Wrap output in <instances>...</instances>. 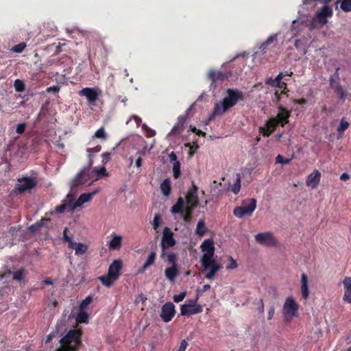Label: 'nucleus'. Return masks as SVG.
<instances>
[{
	"instance_id": "f257e3e1",
	"label": "nucleus",
	"mask_w": 351,
	"mask_h": 351,
	"mask_svg": "<svg viewBox=\"0 0 351 351\" xmlns=\"http://www.w3.org/2000/svg\"><path fill=\"white\" fill-rule=\"evenodd\" d=\"M201 249L204 252L200 262L204 271H207L205 278L212 280L214 278L221 267L214 258L215 247L214 242L210 239H205L201 245Z\"/></svg>"
},
{
	"instance_id": "f03ea898",
	"label": "nucleus",
	"mask_w": 351,
	"mask_h": 351,
	"mask_svg": "<svg viewBox=\"0 0 351 351\" xmlns=\"http://www.w3.org/2000/svg\"><path fill=\"white\" fill-rule=\"evenodd\" d=\"M226 96L219 103L215 104L212 113L209 115L208 121H210L216 116H221L230 108L234 106L239 101L243 100L244 94L241 90L234 88H228Z\"/></svg>"
},
{
	"instance_id": "7ed1b4c3",
	"label": "nucleus",
	"mask_w": 351,
	"mask_h": 351,
	"mask_svg": "<svg viewBox=\"0 0 351 351\" xmlns=\"http://www.w3.org/2000/svg\"><path fill=\"white\" fill-rule=\"evenodd\" d=\"M61 344L57 351H77L81 341V333L75 329L70 330L67 334L60 340Z\"/></svg>"
},
{
	"instance_id": "20e7f679",
	"label": "nucleus",
	"mask_w": 351,
	"mask_h": 351,
	"mask_svg": "<svg viewBox=\"0 0 351 351\" xmlns=\"http://www.w3.org/2000/svg\"><path fill=\"white\" fill-rule=\"evenodd\" d=\"M167 262L171 265L165 270V275L167 279L171 282H174L176 278L178 276L180 271L178 265V254L175 252H169L167 254Z\"/></svg>"
},
{
	"instance_id": "39448f33",
	"label": "nucleus",
	"mask_w": 351,
	"mask_h": 351,
	"mask_svg": "<svg viewBox=\"0 0 351 351\" xmlns=\"http://www.w3.org/2000/svg\"><path fill=\"white\" fill-rule=\"evenodd\" d=\"M256 207V200L255 199H247L242 202L241 206L234 208L233 214L238 218H242L244 216H251Z\"/></svg>"
},
{
	"instance_id": "423d86ee",
	"label": "nucleus",
	"mask_w": 351,
	"mask_h": 351,
	"mask_svg": "<svg viewBox=\"0 0 351 351\" xmlns=\"http://www.w3.org/2000/svg\"><path fill=\"white\" fill-rule=\"evenodd\" d=\"M18 183L14 187V191L19 193L30 191L37 185V180L32 177H23L17 179Z\"/></svg>"
},
{
	"instance_id": "0eeeda50",
	"label": "nucleus",
	"mask_w": 351,
	"mask_h": 351,
	"mask_svg": "<svg viewBox=\"0 0 351 351\" xmlns=\"http://www.w3.org/2000/svg\"><path fill=\"white\" fill-rule=\"evenodd\" d=\"M176 240L173 238V233L171 231V230L165 227L163 230V234L161 241V247H162V252L160 254V257L162 258H165V256H167L166 250L168 247H173L176 245Z\"/></svg>"
},
{
	"instance_id": "6e6552de",
	"label": "nucleus",
	"mask_w": 351,
	"mask_h": 351,
	"mask_svg": "<svg viewBox=\"0 0 351 351\" xmlns=\"http://www.w3.org/2000/svg\"><path fill=\"white\" fill-rule=\"evenodd\" d=\"M299 306L295 300L289 297L285 300L282 307V314L286 320H289L293 317H295L298 313Z\"/></svg>"
},
{
	"instance_id": "1a4fd4ad",
	"label": "nucleus",
	"mask_w": 351,
	"mask_h": 351,
	"mask_svg": "<svg viewBox=\"0 0 351 351\" xmlns=\"http://www.w3.org/2000/svg\"><path fill=\"white\" fill-rule=\"evenodd\" d=\"M254 238L258 243L264 246H276L278 245L276 238L274 236V234L269 231L258 233L255 235Z\"/></svg>"
},
{
	"instance_id": "9d476101",
	"label": "nucleus",
	"mask_w": 351,
	"mask_h": 351,
	"mask_svg": "<svg viewBox=\"0 0 351 351\" xmlns=\"http://www.w3.org/2000/svg\"><path fill=\"white\" fill-rule=\"evenodd\" d=\"M90 167L88 165L87 167H84L82 171L75 176L71 182V188L74 189L80 186L86 184L89 180V171Z\"/></svg>"
},
{
	"instance_id": "9b49d317",
	"label": "nucleus",
	"mask_w": 351,
	"mask_h": 351,
	"mask_svg": "<svg viewBox=\"0 0 351 351\" xmlns=\"http://www.w3.org/2000/svg\"><path fill=\"white\" fill-rule=\"evenodd\" d=\"M186 201L187 208H195L199 205V199L197 197V187L194 183L192 186L188 190L186 195Z\"/></svg>"
},
{
	"instance_id": "f8f14e48",
	"label": "nucleus",
	"mask_w": 351,
	"mask_h": 351,
	"mask_svg": "<svg viewBox=\"0 0 351 351\" xmlns=\"http://www.w3.org/2000/svg\"><path fill=\"white\" fill-rule=\"evenodd\" d=\"M176 313L175 306L171 302H167L161 309L160 317L163 322H169L174 317Z\"/></svg>"
},
{
	"instance_id": "ddd939ff",
	"label": "nucleus",
	"mask_w": 351,
	"mask_h": 351,
	"mask_svg": "<svg viewBox=\"0 0 351 351\" xmlns=\"http://www.w3.org/2000/svg\"><path fill=\"white\" fill-rule=\"evenodd\" d=\"M79 95L86 97L90 105H95L99 98V93L95 88L86 87L80 90Z\"/></svg>"
},
{
	"instance_id": "4468645a",
	"label": "nucleus",
	"mask_w": 351,
	"mask_h": 351,
	"mask_svg": "<svg viewBox=\"0 0 351 351\" xmlns=\"http://www.w3.org/2000/svg\"><path fill=\"white\" fill-rule=\"evenodd\" d=\"M208 78L212 81V84L216 83L217 82H223L225 80H228L229 77L232 76V73L230 71H216L214 70H211L208 73Z\"/></svg>"
},
{
	"instance_id": "2eb2a0df",
	"label": "nucleus",
	"mask_w": 351,
	"mask_h": 351,
	"mask_svg": "<svg viewBox=\"0 0 351 351\" xmlns=\"http://www.w3.org/2000/svg\"><path fill=\"white\" fill-rule=\"evenodd\" d=\"M333 14L332 9L328 5H324L321 10L316 14V19L321 24H326L328 17H331Z\"/></svg>"
},
{
	"instance_id": "dca6fc26",
	"label": "nucleus",
	"mask_w": 351,
	"mask_h": 351,
	"mask_svg": "<svg viewBox=\"0 0 351 351\" xmlns=\"http://www.w3.org/2000/svg\"><path fill=\"white\" fill-rule=\"evenodd\" d=\"M278 125V124L276 119L270 118L266 122L265 125L264 127L259 128V132L264 136H269L272 132H274Z\"/></svg>"
},
{
	"instance_id": "f3484780",
	"label": "nucleus",
	"mask_w": 351,
	"mask_h": 351,
	"mask_svg": "<svg viewBox=\"0 0 351 351\" xmlns=\"http://www.w3.org/2000/svg\"><path fill=\"white\" fill-rule=\"evenodd\" d=\"M278 109L279 112L276 117L273 118L276 119L278 124H280L282 127H283L286 123L289 122V118L291 115V112L282 106H280Z\"/></svg>"
},
{
	"instance_id": "a211bd4d",
	"label": "nucleus",
	"mask_w": 351,
	"mask_h": 351,
	"mask_svg": "<svg viewBox=\"0 0 351 351\" xmlns=\"http://www.w3.org/2000/svg\"><path fill=\"white\" fill-rule=\"evenodd\" d=\"M203 308L202 306H192L183 304L180 308V313L183 316H189L202 313Z\"/></svg>"
},
{
	"instance_id": "6ab92c4d",
	"label": "nucleus",
	"mask_w": 351,
	"mask_h": 351,
	"mask_svg": "<svg viewBox=\"0 0 351 351\" xmlns=\"http://www.w3.org/2000/svg\"><path fill=\"white\" fill-rule=\"evenodd\" d=\"M123 263L121 260H114L109 266L108 272L111 274L114 278L118 279L121 275Z\"/></svg>"
},
{
	"instance_id": "aec40b11",
	"label": "nucleus",
	"mask_w": 351,
	"mask_h": 351,
	"mask_svg": "<svg viewBox=\"0 0 351 351\" xmlns=\"http://www.w3.org/2000/svg\"><path fill=\"white\" fill-rule=\"evenodd\" d=\"M321 173L317 170H315L312 173L308 176L306 185L312 188H315L319 183Z\"/></svg>"
},
{
	"instance_id": "412c9836",
	"label": "nucleus",
	"mask_w": 351,
	"mask_h": 351,
	"mask_svg": "<svg viewBox=\"0 0 351 351\" xmlns=\"http://www.w3.org/2000/svg\"><path fill=\"white\" fill-rule=\"evenodd\" d=\"M301 293L304 299L306 300L309 296L308 279L306 274L301 275Z\"/></svg>"
},
{
	"instance_id": "4be33fe9",
	"label": "nucleus",
	"mask_w": 351,
	"mask_h": 351,
	"mask_svg": "<svg viewBox=\"0 0 351 351\" xmlns=\"http://www.w3.org/2000/svg\"><path fill=\"white\" fill-rule=\"evenodd\" d=\"M95 194H96L95 191L92 192V193L81 194L80 195V197H78V199H77V201L73 206V208L78 207V206H81L84 203L90 202L92 199L94 195H95Z\"/></svg>"
},
{
	"instance_id": "5701e85b",
	"label": "nucleus",
	"mask_w": 351,
	"mask_h": 351,
	"mask_svg": "<svg viewBox=\"0 0 351 351\" xmlns=\"http://www.w3.org/2000/svg\"><path fill=\"white\" fill-rule=\"evenodd\" d=\"M156 253L155 252H152L146 260L145 263L143 264L142 267L139 269V273H144L149 267L153 265L156 261Z\"/></svg>"
},
{
	"instance_id": "b1692460",
	"label": "nucleus",
	"mask_w": 351,
	"mask_h": 351,
	"mask_svg": "<svg viewBox=\"0 0 351 351\" xmlns=\"http://www.w3.org/2000/svg\"><path fill=\"white\" fill-rule=\"evenodd\" d=\"M185 202L183 197H180L178 198L176 204H175L171 209V211L173 214L179 213V214H184V206Z\"/></svg>"
},
{
	"instance_id": "393cba45",
	"label": "nucleus",
	"mask_w": 351,
	"mask_h": 351,
	"mask_svg": "<svg viewBox=\"0 0 351 351\" xmlns=\"http://www.w3.org/2000/svg\"><path fill=\"white\" fill-rule=\"evenodd\" d=\"M101 284L107 287H111L113 283L117 280L110 273H107L105 276H101L98 278Z\"/></svg>"
},
{
	"instance_id": "a878e982",
	"label": "nucleus",
	"mask_w": 351,
	"mask_h": 351,
	"mask_svg": "<svg viewBox=\"0 0 351 351\" xmlns=\"http://www.w3.org/2000/svg\"><path fill=\"white\" fill-rule=\"evenodd\" d=\"M284 77V73L280 72L276 78L273 79L269 77L266 80V84L270 85L272 87L280 86V84H283L282 80Z\"/></svg>"
},
{
	"instance_id": "bb28decb",
	"label": "nucleus",
	"mask_w": 351,
	"mask_h": 351,
	"mask_svg": "<svg viewBox=\"0 0 351 351\" xmlns=\"http://www.w3.org/2000/svg\"><path fill=\"white\" fill-rule=\"evenodd\" d=\"M101 149V145H97L95 147L93 148H88L86 149L87 152L88 153V165H89V167H91L93 165V156L94 154L100 152Z\"/></svg>"
},
{
	"instance_id": "cd10ccee",
	"label": "nucleus",
	"mask_w": 351,
	"mask_h": 351,
	"mask_svg": "<svg viewBox=\"0 0 351 351\" xmlns=\"http://www.w3.org/2000/svg\"><path fill=\"white\" fill-rule=\"evenodd\" d=\"M208 228L206 226L204 221L203 219L199 220L195 230L196 234H197L199 237H203L206 234Z\"/></svg>"
},
{
	"instance_id": "c85d7f7f",
	"label": "nucleus",
	"mask_w": 351,
	"mask_h": 351,
	"mask_svg": "<svg viewBox=\"0 0 351 351\" xmlns=\"http://www.w3.org/2000/svg\"><path fill=\"white\" fill-rule=\"evenodd\" d=\"M336 4V8L339 5L341 10L345 12L351 11V0H337Z\"/></svg>"
},
{
	"instance_id": "c756f323",
	"label": "nucleus",
	"mask_w": 351,
	"mask_h": 351,
	"mask_svg": "<svg viewBox=\"0 0 351 351\" xmlns=\"http://www.w3.org/2000/svg\"><path fill=\"white\" fill-rule=\"evenodd\" d=\"M160 189L165 196H169L171 191V181L169 178H166L160 184Z\"/></svg>"
},
{
	"instance_id": "7c9ffc66",
	"label": "nucleus",
	"mask_w": 351,
	"mask_h": 351,
	"mask_svg": "<svg viewBox=\"0 0 351 351\" xmlns=\"http://www.w3.org/2000/svg\"><path fill=\"white\" fill-rule=\"evenodd\" d=\"M122 238L121 236H114L109 243V247L112 250H119L121 245Z\"/></svg>"
},
{
	"instance_id": "2f4dec72",
	"label": "nucleus",
	"mask_w": 351,
	"mask_h": 351,
	"mask_svg": "<svg viewBox=\"0 0 351 351\" xmlns=\"http://www.w3.org/2000/svg\"><path fill=\"white\" fill-rule=\"evenodd\" d=\"M276 34L271 35L267 38V39L264 43H262L260 49H261L262 51H265L267 49V47L271 43H273L275 40H276Z\"/></svg>"
},
{
	"instance_id": "473e14b6",
	"label": "nucleus",
	"mask_w": 351,
	"mask_h": 351,
	"mask_svg": "<svg viewBox=\"0 0 351 351\" xmlns=\"http://www.w3.org/2000/svg\"><path fill=\"white\" fill-rule=\"evenodd\" d=\"M88 319V315L86 312L80 309V312L76 317V321L78 323H87Z\"/></svg>"
},
{
	"instance_id": "72a5a7b5",
	"label": "nucleus",
	"mask_w": 351,
	"mask_h": 351,
	"mask_svg": "<svg viewBox=\"0 0 351 351\" xmlns=\"http://www.w3.org/2000/svg\"><path fill=\"white\" fill-rule=\"evenodd\" d=\"M14 87L16 92L21 93L25 90V84L23 80L16 79L14 82Z\"/></svg>"
},
{
	"instance_id": "f704fd0d",
	"label": "nucleus",
	"mask_w": 351,
	"mask_h": 351,
	"mask_svg": "<svg viewBox=\"0 0 351 351\" xmlns=\"http://www.w3.org/2000/svg\"><path fill=\"white\" fill-rule=\"evenodd\" d=\"M88 250V247L86 245L77 243L76 247H75V252L76 255H82L86 253Z\"/></svg>"
},
{
	"instance_id": "c9c22d12",
	"label": "nucleus",
	"mask_w": 351,
	"mask_h": 351,
	"mask_svg": "<svg viewBox=\"0 0 351 351\" xmlns=\"http://www.w3.org/2000/svg\"><path fill=\"white\" fill-rule=\"evenodd\" d=\"M180 165L179 161H176L173 164V176L175 179H178L180 176Z\"/></svg>"
},
{
	"instance_id": "e433bc0d",
	"label": "nucleus",
	"mask_w": 351,
	"mask_h": 351,
	"mask_svg": "<svg viewBox=\"0 0 351 351\" xmlns=\"http://www.w3.org/2000/svg\"><path fill=\"white\" fill-rule=\"evenodd\" d=\"M241 189V176L237 174V179L235 183L232 186L231 191L235 194H238Z\"/></svg>"
},
{
	"instance_id": "4c0bfd02",
	"label": "nucleus",
	"mask_w": 351,
	"mask_h": 351,
	"mask_svg": "<svg viewBox=\"0 0 351 351\" xmlns=\"http://www.w3.org/2000/svg\"><path fill=\"white\" fill-rule=\"evenodd\" d=\"M194 208H186V210H184V214H181L182 215L183 219L186 222L191 221L192 219V212Z\"/></svg>"
},
{
	"instance_id": "58836bf2",
	"label": "nucleus",
	"mask_w": 351,
	"mask_h": 351,
	"mask_svg": "<svg viewBox=\"0 0 351 351\" xmlns=\"http://www.w3.org/2000/svg\"><path fill=\"white\" fill-rule=\"evenodd\" d=\"M92 301L93 298L90 295H88L81 302L80 304V309L82 311L84 310L92 302Z\"/></svg>"
},
{
	"instance_id": "ea45409f",
	"label": "nucleus",
	"mask_w": 351,
	"mask_h": 351,
	"mask_svg": "<svg viewBox=\"0 0 351 351\" xmlns=\"http://www.w3.org/2000/svg\"><path fill=\"white\" fill-rule=\"evenodd\" d=\"M26 46V43L22 42L12 47V51L16 53H21L23 51Z\"/></svg>"
},
{
	"instance_id": "a19ab883",
	"label": "nucleus",
	"mask_w": 351,
	"mask_h": 351,
	"mask_svg": "<svg viewBox=\"0 0 351 351\" xmlns=\"http://www.w3.org/2000/svg\"><path fill=\"white\" fill-rule=\"evenodd\" d=\"M106 136H106L104 128L101 127L96 131L93 137L97 138L106 139Z\"/></svg>"
},
{
	"instance_id": "79ce46f5",
	"label": "nucleus",
	"mask_w": 351,
	"mask_h": 351,
	"mask_svg": "<svg viewBox=\"0 0 351 351\" xmlns=\"http://www.w3.org/2000/svg\"><path fill=\"white\" fill-rule=\"evenodd\" d=\"M337 86L336 87L335 91L337 93V95L339 96V98L341 100H344L346 97L345 91H344L343 87L341 85H339L338 82L337 83Z\"/></svg>"
},
{
	"instance_id": "37998d69",
	"label": "nucleus",
	"mask_w": 351,
	"mask_h": 351,
	"mask_svg": "<svg viewBox=\"0 0 351 351\" xmlns=\"http://www.w3.org/2000/svg\"><path fill=\"white\" fill-rule=\"evenodd\" d=\"M349 127V123L345 120V119H342L340 123V125L337 128V131L339 132H343L346 130H347Z\"/></svg>"
},
{
	"instance_id": "c03bdc74",
	"label": "nucleus",
	"mask_w": 351,
	"mask_h": 351,
	"mask_svg": "<svg viewBox=\"0 0 351 351\" xmlns=\"http://www.w3.org/2000/svg\"><path fill=\"white\" fill-rule=\"evenodd\" d=\"M95 171L97 173L99 178L102 176H108V173L106 172V169L104 167H101L100 168L95 167Z\"/></svg>"
},
{
	"instance_id": "a18cd8bd",
	"label": "nucleus",
	"mask_w": 351,
	"mask_h": 351,
	"mask_svg": "<svg viewBox=\"0 0 351 351\" xmlns=\"http://www.w3.org/2000/svg\"><path fill=\"white\" fill-rule=\"evenodd\" d=\"M186 291H183L178 295H175L173 296V301L176 303L182 302L184 300V298L186 297Z\"/></svg>"
},
{
	"instance_id": "49530a36",
	"label": "nucleus",
	"mask_w": 351,
	"mask_h": 351,
	"mask_svg": "<svg viewBox=\"0 0 351 351\" xmlns=\"http://www.w3.org/2000/svg\"><path fill=\"white\" fill-rule=\"evenodd\" d=\"M160 220H161L160 215L159 214L155 215L153 222H152V226H153V228L154 230H156L158 228V226L160 225Z\"/></svg>"
},
{
	"instance_id": "de8ad7c7",
	"label": "nucleus",
	"mask_w": 351,
	"mask_h": 351,
	"mask_svg": "<svg viewBox=\"0 0 351 351\" xmlns=\"http://www.w3.org/2000/svg\"><path fill=\"white\" fill-rule=\"evenodd\" d=\"M290 159L284 158L282 155H278L276 158V162L280 164H288L290 162Z\"/></svg>"
},
{
	"instance_id": "09e8293b",
	"label": "nucleus",
	"mask_w": 351,
	"mask_h": 351,
	"mask_svg": "<svg viewBox=\"0 0 351 351\" xmlns=\"http://www.w3.org/2000/svg\"><path fill=\"white\" fill-rule=\"evenodd\" d=\"M229 260L230 263L226 266V269H232L237 268L238 266L237 261L232 256H230Z\"/></svg>"
},
{
	"instance_id": "8fccbe9b",
	"label": "nucleus",
	"mask_w": 351,
	"mask_h": 351,
	"mask_svg": "<svg viewBox=\"0 0 351 351\" xmlns=\"http://www.w3.org/2000/svg\"><path fill=\"white\" fill-rule=\"evenodd\" d=\"M102 156V164L106 165L111 159L110 152H104L101 155Z\"/></svg>"
},
{
	"instance_id": "3c124183",
	"label": "nucleus",
	"mask_w": 351,
	"mask_h": 351,
	"mask_svg": "<svg viewBox=\"0 0 351 351\" xmlns=\"http://www.w3.org/2000/svg\"><path fill=\"white\" fill-rule=\"evenodd\" d=\"M275 88H281L280 95H288L289 89L287 88V85L286 82H283V84H280V86H276Z\"/></svg>"
},
{
	"instance_id": "603ef678",
	"label": "nucleus",
	"mask_w": 351,
	"mask_h": 351,
	"mask_svg": "<svg viewBox=\"0 0 351 351\" xmlns=\"http://www.w3.org/2000/svg\"><path fill=\"white\" fill-rule=\"evenodd\" d=\"M26 128V124L25 123H19L16 126V132L19 134H23Z\"/></svg>"
},
{
	"instance_id": "864d4df0",
	"label": "nucleus",
	"mask_w": 351,
	"mask_h": 351,
	"mask_svg": "<svg viewBox=\"0 0 351 351\" xmlns=\"http://www.w3.org/2000/svg\"><path fill=\"white\" fill-rule=\"evenodd\" d=\"M23 276V269H19L14 273V279L21 281Z\"/></svg>"
},
{
	"instance_id": "5fc2aeb1",
	"label": "nucleus",
	"mask_w": 351,
	"mask_h": 351,
	"mask_svg": "<svg viewBox=\"0 0 351 351\" xmlns=\"http://www.w3.org/2000/svg\"><path fill=\"white\" fill-rule=\"evenodd\" d=\"M343 300L351 304V289L345 290Z\"/></svg>"
},
{
	"instance_id": "6e6d98bb",
	"label": "nucleus",
	"mask_w": 351,
	"mask_h": 351,
	"mask_svg": "<svg viewBox=\"0 0 351 351\" xmlns=\"http://www.w3.org/2000/svg\"><path fill=\"white\" fill-rule=\"evenodd\" d=\"M343 284L344 285L345 290L351 289V278L346 277L343 280Z\"/></svg>"
},
{
	"instance_id": "4d7b16f0",
	"label": "nucleus",
	"mask_w": 351,
	"mask_h": 351,
	"mask_svg": "<svg viewBox=\"0 0 351 351\" xmlns=\"http://www.w3.org/2000/svg\"><path fill=\"white\" fill-rule=\"evenodd\" d=\"M199 298V293H197L196 297L194 299H191L188 301V304H186V305H192V306H201L200 304H198L197 300Z\"/></svg>"
},
{
	"instance_id": "13d9d810",
	"label": "nucleus",
	"mask_w": 351,
	"mask_h": 351,
	"mask_svg": "<svg viewBox=\"0 0 351 351\" xmlns=\"http://www.w3.org/2000/svg\"><path fill=\"white\" fill-rule=\"evenodd\" d=\"M210 289V285L207 284V285H204L202 289H197V293H199V297L202 295V293L206 291H208V289Z\"/></svg>"
},
{
	"instance_id": "bf43d9fd",
	"label": "nucleus",
	"mask_w": 351,
	"mask_h": 351,
	"mask_svg": "<svg viewBox=\"0 0 351 351\" xmlns=\"http://www.w3.org/2000/svg\"><path fill=\"white\" fill-rule=\"evenodd\" d=\"M46 90L47 93L53 92L54 93H57L60 91V87L58 86H49L47 88Z\"/></svg>"
},
{
	"instance_id": "052dcab7",
	"label": "nucleus",
	"mask_w": 351,
	"mask_h": 351,
	"mask_svg": "<svg viewBox=\"0 0 351 351\" xmlns=\"http://www.w3.org/2000/svg\"><path fill=\"white\" fill-rule=\"evenodd\" d=\"M293 102L295 104H299V105H304L307 104V100L305 98L302 99H294L293 100Z\"/></svg>"
},
{
	"instance_id": "680f3d73",
	"label": "nucleus",
	"mask_w": 351,
	"mask_h": 351,
	"mask_svg": "<svg viewBox=\"0 0 351 351\" xmlns=\"http://www.w3.org/2000/svg\"><path fill=\"white\" fill-rule=\"evenodd\" d=\"M188 346V343L186 342V340L183 339L182 341H181V343H180V348L178 349V351H185L186 347Z\"/></svg>"
},
{
	"instance_id": "e2e57ef3",
	"label": "nucleus",
	"mask_w": 351,
	"mask_h": 351,
	"mask_svg": "<svg viewBox=\"0 0 351 351\" xmlns=\"http://www.w3.org/2000/svg\"><path fill=\"white\" fill-rule=\"evenodd\" d=\"M66 207V204H63L56 206V210L58 213H62L64 212Z\"/></svg>"
},
{
	"instance_id": "0e129e2a",
	"label": "nucleus",
	"mask_w": 351,
	"mask_h": 351,
	"mask_svg": "<svg viewBox=\"0 0 351 351\" xmlns=\"http://www.w3.org/2000/svg\"><path fill=\"white\" fill-rule=\"evenodd\" d=\"M68 229L67 228H65L64 230V232H63V239L66 241V242H69V241H71V238L69 237L68 235H67V232Z\"/></svg>"
},
{
	"instance_id": "69168bd1",
	"label": "nucleus",
	"mask_w": 351,
	"mask_h": 351,
	"mask_svg": "<svg viewBox=\"0 0 351 351\" xmlns=\"http://www.w3.org/2000/svg\"><path fill=\"white\" fill-rule=\"evenodd\" d=\"M191 130L193 132H195L197 135L199 136H206V133L199 130H197L196 128H193L191 129Z\"/></svg>"
},
{
	"instance_id": "338daca9",
	"label": "nucleus",
	"mask_w": 351,
	"mask_h": 351,
	"mask_svg": "<svg viewBox=\"0 0 351 351\" xmlns=\"http://www.w3.org/2000/svg\"><path fill=\"white\" fill-rule=\"evenodd\" d=\"M180 127L181 126L179 124L174 125L171 130V132L173 134L180 133Z\"/></svg>"
},
{
	"instance_id": "774afa93",
	"label": "nucleus",
	"mask_w": 351,
	"mask_h": 351,
	"mask_svg": "<svg viewBox=\"0 0 351 351\" xmlns=\"http://www.w3.org/2000/svg\"><path fill=\"white\" fill-rule=\"evenodd\" d=\"M350 176L349 174H348L347 173H343L341 174V176H340V179L342 181H346V180H348L350 179Z\"/></svg>"
}]
</instances>
